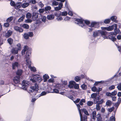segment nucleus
I'll use <instances>...</instances> for the list:
<instances>
[{
  "mask_svg": "<svg viewBox=\"0 0 121 121\" xmlns=\"http://www.w3.org/2000/svg\"><path fill=\"white\" fill-rule=\"evenodd\" d=\"M74 21H75V23L79 25L80 27L84 29L86 28V25L84 23V22L88 26L89 25L90 23L89 21L87 20H84L82 18H75L74 19Z\"/></svg>",
  "mask_w": 121,
  "mask_h": 121,
  "instance_id": "1",
  "label": "nucleus"
},
{
  "mask_svg": "<svg viewBox=\"0 0 121 121\" xmlns=\"http://www.w3.org/2000/svg\"><path fill=\"white\" fill-rule=\"evenodd\" d=\"M31 51L29 50L26 52L25 56L26 59V65H28V67L31 66V62L30 59V56L31 54Z\"/></svg>",
  "mask_w": 121,
  "mask_h": 121,
  "instance_id": "2",
  "label": "nucleus"
},
{
  "mask_svg": "<svg viewBox=\"0 0 121 121\" xmlns=\"http://www.w3.org/2000/svg\"><path fill=\"white\" fill-rule=\"evenodd\" d=\"M32 78L31 79V80L33 82H40L42 80V79L40 76L38 74H32Z\"/></svg>",
  "mask_w": 121,
  "mask_h": 121,
  "instance_id": "3",
  "label": "nucleus"
},
{
  "mask_svg": "<svg viewBox=\"0 0 121 121\" xmlns=\"http://www.w3.org/2000/svg\"><path fill=\"white\" fill-rule=\"evenodd\" d=\"M79 111L80 118V121H85L87 120V116L85 115H82L80 109L81 106L79 104H76Z\"/></svg>",
  "mask_w": 121,
  "mask_h": 121,
  "instance_id": "4",
  "label": "nucleus"
},
{
  "mask_svg": "<svg viewBox=\"0 0 121 121\" xmlns=\"http://www.w3.org/2000/svg\"><path fill=\"white\" fill-rule=\"evenodd\" d=\"M39 89V86L37 83H35L33 86L30 87L29 91L30 92H33L35 93L37 92Z\"/></svg>",
  "mask_w": 121,
  "mask_h": 121,
  "instance_id": "5",
  "label": "nucleus"
},
{
  "mask_svg": "<svg viewBox=\"0 0 121 121\" xmlns=\"http://www.w3.org/2000/svg\"><path fill=\"white\" fill-rule=\"evenodd\" d=\"M28 85V82L23 80L22 82V88L23 89L26 90L27 89Z\"/></svg>",
  "mask_w": 121,
  "mask_h": 121,
  "instance_id": "6",
  "label": "nucleus"
},
{
  "mask_svg": "<svg viewBox=\"0 0 121 121\" xmlns=\"http://www.w3.org/2000/svg\"><path fill=\"white\" fill-rule=\"evenodd\" d=\"M103 22L101 21H100L99 22L93 21L91 23V24L88 26L95 28L96 27L97 25H99V23L101 24Z\"/></svg>",
  "mask_w": 121,
  "mask_h": 121,
  "instance_id": "7",
  "label": "nucleus"
},
{
  "mask_svg": "<svg viewBox=\"0 0 121 121\" xmlns=\"http://www.w3.org/2000/svg\"><path fill=\"white\" fill-rule=\"evenodd\" d=\"M34 34L32 32H30L27 33H25L23 35L24 38L26 39H29V37H32L33 36Z\"/></svg>",
  "mask_w": 121,
  "mask_h": 121,
  "instance_id": "8",
  "label": "nucleus"
},
{
  "mask_svg": "<svg viewBox=\"0 0 121 121\" xmlns=\"http://www.w3.org/2000/svg\"><path fill=\"white\" fill-rule=\"evenodd\" d=\"M20 76H16L13 78V80L15 84L18 83L20 82Z\"/></svg>",
  "mask_w": 121,
  "mask_h": 121,
  "instance_id": "9",
  "label": "nucleus"
},
{
  "mask_svg": "<svg viewBox=\"0 0 121 121\" xmlns=\"http://www.w3.org/2000/svg\"><path fill=\"white\" fill-rule=\"evenodd\" d=\"M99 35L101 34L102 36L104 39L107 38L106 36L107 34V32L106 31L102 30H99Z\"/></svg>",
  "mask_w": 121,
  "mask_h": 121,
  "instance_id": "10",
  "label": "nucleus"
},
{
  "mask_svg": "<svg viewBox=\"0 0 121 121\" xmlns=\"http://www.w3.org/2000/svg\"><path fill=\"white\" fill-rule=\"evenodd\" d=\"M63 6V4L62 3L60 2L58 6L54 8V10L56 11H59L61 9Z\"/></svg>",
  "mask_w": 121,
  "mask_h": 121,
  "instance_id": "11",
  "label": "nucleus"
},
{
  "mask_svg": "<svg viewBox=\"0 0 121 121\" xmlns=\"http://www.w3.org/2000/svg\"><path fill=\"white\" fill-rule=\"evenodd\" d=\"M19 65V63L17 62H14L12 64V67L13 69H14L18 67Z\"/></svg>",
  "mask_w": 121,
  "mask_h": 121,
  "instance_id": "12",
  "label": "nucleus"
},
{
  "mask_svg": "<svg viewBox=\"0 0 121 121\" xmlns=\"http://www.w3.org/2000/svg\"><path fill=\"white\" fill-rule=\"evenodd\" d=\"M38 13L33 12L32 17L33 20L35 21L38 18Z\"/></svg>",
  "mask_w": 121,
  "mask_h": 121,
  "instance_id": "13",
  "label": "nucleus"
},
{
  "mask_svg": "<svg viewBox=\"0 0 121 121\" xmlns=\"http://www.w3.org/2000/svg\"><path fill=\"white\" fill-rule=\"evenodd\" d=\"M114 26L115 27L114 31L117 35L119 34L120 32V30L119 28H117V25L116 24H114Z\"/></svg>",
  "mask_w": 121,
  "mask_h": 121,
  "instance_id": "14",
  "label": "nucleus"
},
{
  "mask_svg": "<svg viewBox=\"0 0 121 121\" xmlns=\"http://www.w3.org/2000/svg\"><path fill=\"white\" fill-rule=\"evenodd\" d=\"M28 47L27 46H24V49L22 50V55H23L25 54V52L27 50L28 51L29 50H30L31 51V49H28Z\"/></svg>",
  "mask_w": 121,
  "mask_h": 121,
  "instance_id": "15",
  "label": "nucleus"
},
{
  "mask_svg": "<svg viewBox=\"0 0 121 121\" xmlns=\"http://www.w3.org/2000/svg\"><path fill=\"white\" fill-rule=\"evenodd\" d=\"M18 50L17 48H13L11 52L12 53L15 55L18 53Z\"/></svg>",
  "mask_w": 121,
  "mask_h": 121,
  "instance_id": "16",
  "label": "nucleus"
},
{
  "mask_svg": "<svg viewBox=\"0 0 121 121\" xmlns=\"http://www.w3.org/2000/svg\"><path fill=\"white\" fill-rule=\"evenodd\" d=\"M55 86L56 89L61 91L62 90L63 86H62V84H56Z\"/></svg>",
  "mask_w": 121,
  "mask_h": 121,
  "instance_id": "17",
  "label": "nucleus"
},
{
  "mask_svg": "<svg viewBox=\"0 0 121 121\" xmlns=\"http://www.w3.org/2000/svg\"><path fill=\"white\" fill-rule=\"evenodd\" d=\"M117 17L116 16H113L111 17L110 19V21H111V20L112 22L116 23H117L118 21L117 20Z\"/></svg>",
  "mask_w": 121,
  "mask_h": 121,
  "instance_id": "18",
  "label": "nucleus"
},
{
  "mask_svg": "<svg viewBox=\"0 0 121 121\" xmlns=\"http://www.w3.org/2000/svg\"><path fill=\"white\" fill-rule=\"evenodd\" d=\"M14 29L16 31L20 32H22L23 30L21 27H19L17 26H15L14 27Z\"/></svg>",
  "mask_w": 121,
  "mask_h": 121,
  "instance_id": "19",
  "label": "nucleus"
},
{
  "mask_svg": "<svg viewBox=\"0 0 121 121\" xmlns=\"http://www.w3.org/2000/svg\"><path fill=\"white\" fill-rule=\"evenodd\" d=\"M75 83H76V82L74 81H71L69 82L68 87L71 88H73V87L74 84Z\"/></svg>",
  "mask_w": 121,
  "mask_h": 121,
  "instance_id": "20",
  "label": "nucleus"
},
{
  "mask_svg": "<svg viewBox=\"0 0 121 121\" xmlns=\"http://www.w3.org/2000/svg\"><path fill=\"white\" fill-rule=\"evenodd\" d=\"M97 121H103L102 118L100 114H98L97 115L96 117Z\"/></svg>",
  "mask_w": 121,
  "mask_h": 121,
  "instance_id": "21",
  "label": "nucleus"
},
{
  "mask_svg": "<svg viewBox=\"0 0 121 121\" xmlns=\"http://www.w3.org/2000/svg\"><path fill=\"white\" fill-rule=\"evenodd\" d=\"M99 35V30L95 31L93 32V37L95 38Z\"/></svg>",
  "mask_w": 121,
  "mask_h": 121,
  "instance_id": "22",
  "label": "nucleus"
},
{
  "mask_svg": "<svg viewBox=\"0 0 121 121\" xmlns=\"http://www.w3.org/2000/svg\"><path fill=\"white\" fill-rule=\"evenodd\" d=\"M108 38L107 39H111L113 42L116 41L117 40L116 38L115 37V36L114 37L112 36L109 35L108 36Z\"/></svg>",
  "mask_w": 121,
  "mask_h": 121,
  "instance_id": "23",
  "label": "nucleus"
},
{
  "mask_svg": "<svg viewBox=\"0 0 121 121\" xmlns=\"http://www.w3.org/2000/svg\"><path fill=\"white\" fill-rule=\"evenodd\" d=\"M108 38L107 39H111L113 42L116 41L117 40L116 38L115 37V36L114 37L112 36L109 35L108 36Z\"/></svg>",
  "mask_w": 121,
  "mask_h": 121,
  "instance_id": "24",
  "label": "nucleus"
},
{
  "mask_svg": "<svg viewBox=\"0 0 121 121\" xmlns=\"http://www.w3.org/2000/svg\"><path fill=\"white\" fill-rule=\"evenodd\" d=\"M12 32L11 31L8 30L5 34V37L6 38H8L12 35Z\"/></svg>",
  "mask_w": 121,
  "mask_h": 121,
  "instance_id": "25",
  "label": "nucleus"
},
{
  "mask_svg": "<svg viewBox=\"0 0 121 121\" xmlns=\"http://www.w3.org/2000/svg\"><path fill=\"white\" fill-rule=\"evenodd\" d=\"M114 26V24L111 26H109L108 27H107L106 30L108 31L112 30L113 29Z\"/></svg>",
  "mask_w": 121,
  "mask_h": 121,
  "instance_id": "26",
  "label": "nucleus"
},
{
  "mask_svg": "<svg viewBox=\"0 0 121 121\" xmlns=\"http://www.w3.org/2000/svg\"><path fill=\"white\" fill-rule=\"evenodd\" d=\"M47 18L48 20H52L54 18V16L53 14L48 15L47 17Z\"/></svg>",
  "mask_w": 121,
  "mask_h": 121,
  "instance_id": "27",
  "label": "nucleus"
},
{
  "mask_svg": "<svg viewBox=\"0 0 121 121\" xmlns=\"http://www.w3.org/2000/svg\"><path fill=\"white\" fill-rule=\"evenodd\" d=\"M22 70L21 69H18L16 72V74L18 76H20L22 75Z\"/></svg>",
  "mask_w": 121,
  "mask_h": 121,
  "instance_id": "28",
  "label": "nucleus"
},
{
  "mask_svg": "<svg viewBox=\"0 0 121 121\" xmlns=\"http://www.w3.org/2000/svg\"><path fill=\"white\" fill-rule=\"evenodd\" d=\"M112 102L110 100H108L106 102V105L107 107H110L111 106Z\"/></svg>",
  "mask_w": 121,
  "mask_h": 121,
  "instance_id": "29",
  "label": "nucleus"
},
{
  "mask_svg": "<svg viewBox=\"0 0 121 121\" xmlns=\"http://www.w3.org/2000/svg\"><path fill=\"white\" fill-rule=\"evenodd\" d=\"M103 23H104L105 24H107L111 22L110 20V18H107L105 19L104 21H102Z\"/></svg>",
  "mask_w": 121,
  "mask_h": 121,
  "instance_id": "30",
  "label": "nucleus"
},
{
  "mask_svg": "<svg viewBox=\"0 0 121 121\" xmlns=\"http://www.w3.org/2000/svg\"><path fill=\"white\" fill-rule=\"evenodd\" d=\"M92 119L94 120H95L96 117V111H94L92 112Z\"/></svg>",
  "mask_w": 121,
  "mask_h": 121,
  "instance_id": "31",
  "label": "nucleus"
},
{
  "mask_svg": "<svg viewBox=\"0 0 121 121\" xmlns=\"http://www.w3.org/2000/svg\"><path fill=\"white\" fill-rule=\"evenodd\" d=\"M20 3L19 2L15 3L14 6L15 9H17L20 8Z\"/></svg>",
  "mask_w": 121,
  "mask_h": 121,
  "instance_id": "32",
  "label": "nucleus"
},
{
  "mask_svg": "<svg viewBox=\"0 0 121 121\" xmlns=\"http://www.w3.org/2000/svg\"><path fill=\"white\" fill-rule=\"evenodd\" d=\"M29 3L26 2L24 3L21 5L22 7L23 8H25L28 7L29 5Z\"/></svg>",
  "mask_w": 121,
  "mask_h": 121,
  "instance_id": "33",
  "label": "nucleus"
},
{
  "mask_svg": "<svg viewBox=\"0 0 121 121\" xmlns=\"http://www.w3.org/2000/svg\"><path fill=\"white\" fill-rule=\"evenodd\" d=\"M43 77L44 79V82H45L47 81V79L49 78V76L48 74H45L44 75Z\"/></svg>",
  "mask_w": 121,
  "mask_h": 121,
  "instance_id": "34",
  "label": "nucleus"
},
{
  "mask_svg": "<svg viewBox=\"0 0 121 121\" xmlns=\"http://www.w3.org/2000/svg\"><path fill=\"white\" fill-rule=\"evenodd\" d=\"M51 9V7L50 6H47L45 7L44 8V10L46 12V13H47V11H48V12L49 13V12L48 11V10H50Z\"/></svg>",
  "mask_w": 121,
  "mask_h": 121,
  "instance_id": "35",
  "label": "nucleus"
},
{
  "mask_svg": "<svg viewBox=\"0 0 121 121\" xmlns=\"http://www.w3.org/2000/svg\"><path fill=\"white\" fill-rule=\"evenodd\" d=\"M100 99V98L99 97H96L94 99V104H96L98 103Z\"/></svg>",
  "mask_w": 121,
  "mask_h": 121,
  "instance_id": "36",
  "label": "nucleus"
},
{
  "mask_svg": "<svg viewBox=\"0 0 121 121\" xmlns=\"http://www.w3.org/2000/svg\"><path fill=\"white\" fill-rule=\"evenodd\" d=\"M74 79L76 82H78L81 80V78L80 76H77L75 77Z\"/></svg>",
  "mask_w": 121,
  "mask_h": 121,
  "instance_id": "37",
  "label": "nucleus"
},
{
  "mask_svg": "<svg viewBox=\"0 0 121 121\" xmlns=\"http://www.w3.org/2000/svg\"><path fill=\"white\" fill-rule=\"evenodd\" d=\"M23 28L26 29H28L29 28V25L26 24H23L22 26Z\"/></svg>",
  "mask_w": 121,
  "mask_h": 121,
  "instance_id": "38",
  "label": "nucleus"
},
{
  "mask_svg": "<svg viewBox=\"0 0 121 121\" xmlns=\"http://www.w3.org/2000/svg\"><path fill=\"white\" fill-rule=\"evenodd\" d=\"M121 76V73H119V75H117L116 74L115 75H114L112 77H111V78H109V80H111L112 79H113L114 78H117L119 76Z\"/></svg>",
  "mask_w": 121,
  "mask_h": 121,
  "instance_id": "39",
  "label": "nucleus"
},
{
  "mask_svg": "<svg viewBox=\"0 0 121 121\" xmlns=\"http://www.w3.org/2000/svg\"><path fill=\"white\" fill-rule=\"evenodd\" d=\"M59 4L58 2L55 1H54L52 2V6H56L58 5H59Z\"/></svg>",
  "mask_w": 121,
  "mask_h": 121,
  "instance_id": "40",
  "label": "nucleus"
},
{
  "mask_svg": "<svg viewBox=\"0 0 121 121\" xmlns=\"http://www.w3.org/2000/svg\"><path fill=\"white\" fill-rule=\"evenodd\" d=\"M31 71L35 72L36 71V69L35 67H34L30 66L28 67Z\"/></svg>",
  "mask_w": 121,
  "mask_h": 121,
  "instance_id": "41",
  "label": "nucleus"
},
{
  "mask_svg": "<svg viewBox=\"0 0 121 121\" xmlns=\"http://www.w3.org/2000/svg\"><path fill=\"white\" fill-rule=\"evenodd\" d=\"M25 15H23L21 17L18 19V22H21L23 21L25 17Z\"/></svg>",
  "mask_w": 121,
  "mask_h": 121,
  "instance_id": "42",
  "label": "nucleus"
},
{
  "mask_svg": "<svg viewBox=\"0 0 121 121\" xmlns=\"http://www.w3.org/2000/svg\"><path fill=\"white\" fill-rule=\"evenodd\" d=\"M13 41V39L11 38H9L7 40L8 42L10 45H11L12 44Z\"/></svg>",
  "mask_w": 121,
  "mask_h": 121,
  "instance_id": "43",
  "label": "nucleus"
},
{
  "mask_svg": "<svg viewBox=\"0 0 121 121\" xmlns=\"http://www.w3.org/2000/svg\"><path fill=\"white\" fill-rule=\"evenodd\" d=\"M82 111L86 115L88 116L89 115V114L87 111V110L85 109H81Z\"/></svg>",
  "mask_w": 121,
  "mask_h": 121,
  "instance_id": "44",
  "label": "nucleus"
},
{
  "mask_svg": "<svg viewBox=\"0 0 121 121\" xmlns=\"http://www.w3.org/2000/svg\"><path fill=\"white\" fill-rule=\"evenodd\" d=\"M31 17V14L30 13H28L26 15V17L27 18H30Z\"/></svg>",
  "mask_w": 121,
  "mask_h": 121,
  "instance_id": "45",
  "label": "nucleus"
},
{
  "mask_svg": "<svg viewBox=\"0 0 121 121\" xmlns=\"http://www.w3.org/2000/svg\"><path fill=\"white\" fill-rule=\"evenodd\" d=\"M79 87L78 84H77L76 83L74 84L73 87L75 89H78L79 88Z\"/></svg>",
  "mask_w": 121,
  "mask_h": 121,
  "instance_id": "46",
  "label": "nucleus"
},
{
  "mask_svg": "<svg viewBox=\"0 0 121 121\" xmlns=\"http://www.w3.org/2000/svg\"><path fill=\"white\" fill-rule=\"evenodd\" d=\"M93 104V102L91 101H88L87 103V105L88 106H91Z\"/></svg>",
  "mask_w": 121,
  "mask_h": 121,
  "instance_id": "47",
  "label": "nucleus"
},
{
  "mask_svg": "<svg viewBox=\"0 0 121 121\" xmlns=\"http://www.w3.org/2000/svg\"><path fill=\"white\" fill-rule=\"evenodd\" d=\"M47 93V92L44 91L42 92L41 93L39 94V97L41 96H43L45 95Z\"/></svg>",
  "mask_w": 121,
  "mask_h": 121,
  "instance_id": "48",
  "label": "nucleus"
},
{
  "mask_svg": "<svg viewBox=\"0 0 121 121\" xmlns=\"http://www.w3.org/2000/svg\"><path fill=\"white\" fill-rule=\"evenodd\" d=\"M29 3L33 4H35L36 3V1L35 0H30Z\"/></svg>",
  "mask_w": 121,
  "mask_h": 121,
  "instance_id": "49",
  "label": "nucleus"
},
{
  "mask_svg": "<svg viewBox=\"0 0 121 121\" xmlns=\"http://www.w3.org/2000/svg\"><path fill=\"white\" fill-rule=\"evenodd\" d=\"M97 96V94L95 93H93L91 95V97L92 98H95Z\"/></svg>",
  "mask_w": 121,
  "mask_h": 121,
  "instance_id": "50",
  "label": "nucleus"
},
{
  "mask_svg": "<svg viewBox=\"0 0 121 121\" xmlns=\"http://www.w3.org/2000/svg\"><path fill=\"white\" fill-rule=\"evenodd\" d=\"M13 17H11L8 18L7 20V22H10L13 19Z\"/></svg>",
  "mask_w": 121,
  "mask_h": 121,
  "instance_id": "51",
  "label": "nucleus"
},
{
  "mask_svg": "<svg viewBox=\"0 0 121 121\" xmlns=\"http://www.w3.org/2000/svg\"><path fill=\"white\" fill-rule=\"evenodd\" d=\"M81 86L82 89L83 90H85L86 89V86L84 84L82 85Z\"/></svg>",
  "mask_w": 121,
  "mask_h": 121,
  "instance_id": "52",
  "label": "nucleus"
},
{
  "mask_svg": "<svg viewBox=\"0 0 121 121\" xmlns=\"http://www.w3.org/2000/svg\"><path fill=\"white\" fill-rule=\"evenodd\" d=\"M17 50H20L21 49V48L20 44L19 43L17 44Z\"/></svg>",
  "mask_w": 121,
  "mask_h": 121,
  "instance_id": "53",
  "label": "nucleus"
},
{
  "mask_svg": "<svg viewBox=\"0 0 121 121\" xmlns=\"http://www.w3.org/2000/svg\"><path fill=\"white\" fill-rule=\"evenodd\" d=\"M117 93V91L116 90H114L113 92L111 93L112 96H115L116 95Z\"/></svg>",
  "mask_w": 121,
  "mask_h": 121,
  "instance_id": "54",
  "label": "nucleus"
},
{
  "mask_svg": "<svg viewBox=\"0 0 121 121\" xmlns=\"http://www.w3.org/2000/svg\"><path fill=\"white\" fill-rule=\"evenodd\" d=\"M52 93H59V91L57 89H54L53 90V91L52 92Z\"/></svg>",
  "mask_w": 121,
  "mask_h": 121,
  "instance_id": "55",
  "label": "nucleus"
},
{
  "mask_svg": "<svg viewBox=\"0 0 121 121\" xmlns=\"http://www.w3.org/2000/svg\"><path fill=\"white\" fill-rule=\"evenodd\" d=\"M110 121H115V118L114 116H112L110 118Z\"/></svg>",
  "mask_w": 121,
  "mask_h": 121,
  "instance_id": "56",
  "label": "nucleus"
},
{
  "mask_svg": "<svg viewBox=\"0 0 121 121\" xmlns=\"http://www.w3.org/2000/svg\"><path fill=\"white\" fill-rule=\"evenodd\" d=\"M100 107L99 106V104L97 103L96 105V109L97 110H99L100 109Z\"/></svg>",
  "mask_w": 121,
  "mask_h": 121,
  "instance_id": "57",
  "label": "nucleus"
},
{
  "mask_svg": "<svg viewBox=\"0 0 121 121\" xmlns=\"http://www.w3.org/2000/svg\"><path fill=\"white\" fill-rule=\"evenodd\" d=\"M115 86L114 85H112L108 87V89L109 90H112L115 88Z\"/></svg>",
  "mask_w": 121,
  "mask_h": 121,
  "instance_id": "58",
  "label": "nucleus"
},
{
  "mask_svg": "<svg viewBox=\"0 0 121 121\" xmlns=\"http://www.w3.org/2000/svg\"><path fill=\"white\" fill-rule=\"evenodd\" d=\"M117 88L119 91H121V83L118 84Z\"/></svg>",
  "mask_w": 121,
  "mask_h": 121,
  "instance_id": "59",
  "label": "nucleus"
},
{
  "mask_svg": "<svg viewBox=\"0 0 121 121\" xmlns=\"http://www.w3.org/2000/svg\"><path fill=\"white\" fill-rule=\"evenodd\" d=\"M97 90V88L95 86H94L91 88L92 91L94 92H95Z\"/></svg>",
  "mask_w": 121,
  "mask_h": 121,
  "instance_id": "60",
  "label": "nucleus"
},
{
  "mask_svg": "<svg viewBox=\"0 0 121 121\" xmlns=\"http://www.w3.org/2000/svg\"><path fill=\"white\" fill-rule=\"evenodd\" d=\"M15 3V2L13 1L12 0H11L10 2V4L11 5L13 6L14 7Z\"/></svg>",
  "mask_w": 121,
  "mask_h": 121,
  "instance_id": "61",
  "label": "nucleus"
},
{
  "mask_svg": "<svg viewBox=\"0 0 121 121\" xmlns=\"http://www.w3.org/2000/svg\"><path fill=\"white\" fill-rule=\"evenodd\" d=\"M114 109V107H113L109 108L108 109V111L110 112H112Z\"/></svg>",
  "mask_w": 121,
  "mask_h": 121,
  "instance_id": "62",
  "label": "nucleus"
},
{
  "mask_svg": "<svg viewBox=\"0 0 121 121\" xmlns=\"http://www.w3.org/2000/svg\"><path fill=\"white\" fill-rule=\"evenodd\" d=\"M67 13L66 11H64L62 12L61 13V15L62 16H65L67 15Z\"/></svg>",
  "mask_w": 121,
  "mask_h": 121,
  "instance_id": "63",
  "label": "nucleus"
},
{
  "mask_svg": "<svg viewBox=\"0 0 121 121\" xmlns=\"http://www.w3.org/2000/svg\"><path fill=\"white\" fill-rule=\"evenodd\" d=\"M120 104L118 102H117L115 104L114 106L116 108V109H117L118 108Z\"/></svg>",
  "mask_w": 121,
  "mask_h": 121,
  "instance_id": "64",
  "label": "nucleus"
}]
</instances>
